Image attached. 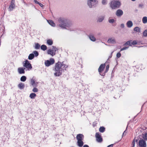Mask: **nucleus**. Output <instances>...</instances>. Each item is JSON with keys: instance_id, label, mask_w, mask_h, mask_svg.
Listing matches in <instances>:
<instances>
[{"instance_id": "obj_46", "label": "nucleus", "mask_w": 147, "mask_h": 147, "mask_svg": "<svg viewBox=\"0 0 147 147\" xmlns=\"http://www.w3.org/2000/svg\"><path fill=\"white\" fill-rule=\"evenodd\" d=\"M113 144H112L109 145V146H107V147H113Z\"/></svg>"}, {"instance_id": "obj_13", "label": "nucleus", "mask_w": 147, "mask_h": 147, "mask_svg": "<svg viewBox=\"0 0 147 147\" xmlns=\"http://www.w3.org/2000/svg\"><path fill=\"white\" fill-rule=\"evenodd\" d=\"M107 42L108 43L113 44H115L116 43L115 39L114 37L109 38L108 39Z\"/></svg>"}, {"instance_id": "obj_16", "label": "nucleus", "mask_w": 147, "mask_h": 147, "mask_svg": "<svg viewBox=\"0 0 147 147\" xmlns=\"http://www.w3.org/2000/svg\"><path fill=\"white\" fill-rule=\"evenodd\" d=\"M123 14V12L122 10L119 9L117 11L116 15L117 16H121Z\"/></svg>"}, {"instance_id": "obj_7", "label": "nucleus", "mask_w": 147, "mask_h": 147, "mask_svg": "<svg viewBox=\"0 0 147 147\" xmlns=\"http://www.w3.org/2000/svg\"><path fill=\"white\" fill-rule=\"evenodd\" d=\"M98 3L96 0H88V6L90 8H91L92 6H94Z\"/></svg>"}, {"instance_id": "obj_44", "label": "nucleus", "mask_w": 147, "mask_h": 147, "mask_svg": "<svg viewBox=\"0 0 147 147\" xmlns=\"http://www.w3.org/2000/svg\"><path fill=\"white\" fill-rule=\"evenodd\" d=\"M39 4V5L41 7H42L43 6V5L42 4L40 3H39V4Z\"/></svg>"}, {"instance_id": "obj_1", "label": "nucleus", "mask_w": 147, "mask_h": 147, "mask_svg": "<svg viewBox=\"0 0 147 147\" xmlns=\"http://www.w3.org/2000/svg\"><path fill=\"white\" fill-rule=\"evenodd\" d=\"M68 66L63 62H58L55 66L54 75L55 76H59L62 74L63 71L65 70Z\"/></svg>"}, {"instance_id": "obj_49", "label": "nucleus", "mask_w": 147, "mask_h": 147, "mask_svg": "<svg viewBox=\"0 0 147 147\" xmlns=\"http://www.w3.org/2000/svg\"><path fill=\"white\" fill-rule=\"evenodd\" d=\"M131 1H136V0H131Z\"/></svg>"}, {"instance_id": "obj_40", "label": "nucleus", "mask_w": 147, "mask_h": 147, "mask_svg": "<svg viewBox=\"0 0 147 147\" xmlns=\"http://www.w3.org/2000/svg\"><path fill=\"white\" fill-rule=\"evenodd\" d=\"M109 21L110 23H113L115 22V20L113 19H111L109 20Z\"/></svg>"}, {"instance_id": "obj_9", "label": "nucleus", "mask_w": 147, "mask_h": 147, "mask_svg": "<svg viewBox=\"0 0 147 147\" xmlns=\"http://www.w3.org/2000/svg\"><path fill=\"white\" fill-rule=\"evenodd\" d=\"M55 60L53 58H51L49 60L46 61L45 62V64L46 66L48 67L53 64Z\"/></svg>"}, {"instance_id": "obj_10", "label": "nucleus", "mask_w": 147, "mask_h": 147, "mask_svg": "<svg viewBox=\"0 0 147 147\" xmlns=\"http://www.w3.org/2000/svg\"><path fill=\"white\" fill-rule=\"evenodd\" d=\"M95 137L96 141L99 143L101 142L102 141V139L101 135L98 133H96V134Z\"/></svg>"}, {"instance_id": "obj_15", "label": "nucleus", "mask_w": 147, "mask_h": 147, "mask_svg": "<svg viewBox=\"0 0 147 147\" xmlns=\"http://www.w3.org/2000/svg\"><path fill=\"white\" fill-rule=\"evenodd\" d=\"M25 68L22 67H19L18 68V71L19 73L20 74H24L25 73L24 69Z\"/></svg>"}, {"instance_id": "obj_2", "label": "nucleus", "mask_w": 147, "mask_h": 147, "mask_svg": "<svg viewBox=\"0 0 147 147\" xmlns=\"http://www.w3.org/2000/svg\"><path fill=\"white\" fill-rule=\"evenodd\" d=\"M56 23L57 26L62 28L67 29V27L69 26V24L67 23V20L63 18H59Z\"/></svg>"}, {"instance_id": "obj_42", "label": "nucleus", "mask_w": 147, "mask_h": 147, "mask_svg": "<svg viewBox=\"0 0 147 147\" xmlns=\"http://www.w3.org/2000/svg\"><path fill=\"white\" fill-rule=\"evenodd\" d=\"M128 48V47H125L123 48H121V49L120 51H121L123 50H126V49H127Z\"/></svg>"}, {"instance_id": "obj_6", "label": "nucleus", "mask_w": 147, "mask_h": 147, "mask_svg": "<svg viewBox=\"0 0 147 147\" xmlns=\"http://www.w3.org/2000/svg\"><path fill=\"white\" fill-rule=\"evenodd\" d=\"M57 50V49L56 47L53 46L52 47V49H50L48 50L47 53L48 54L52 56H53L55 55L56 51Z\"/></svg>"}, {"instance_id": "obj_26", "label": "nucleus", "mask_w": 147, "mask_h": 147, "mask_svg": "<svg viewBox=\"0 0 147 147\" xmlns=\"http://www.w3.org/2000/svg\"><path fill=\"white\" fill-rule=\"evenodd\" d=\"M26 79V77L25 76H22L20 78V80L22 82H25Z\"/></svg>"}, {"instance_id": "obj_17", "label": "nucleus", "mask_w": 147, "mask_h": 147, "mask_svg": "<svg viewBox=\"0 0 147 147\" xmlns=\"http://www.w3.org/2000/svg\"><path fill=\"white\" fill-rule=\"evenodd\" d=\"M133 23L131 21H129L126 23L127 26L128 28L131 27L133 26Z\"/></svg>"}, {"instance_id": "obj_41", "label": "nucleus", "mask_w": 147, "mask_h": 147, "mask_svg": "<svg viewBox=\"0 0 147 147\" xmlns=\"http://www.w3.org/2000/svg\"><path fill=\"white\" fill-rule=\"evenodd\" d=\"M109 68V65H107L106 66V71L105 72H107L108 71Z\"/></svg>"}, {"instance_id": "obj_43", "label": "nucleus", "mask_w": 147, "mask_h": 147, "mask_svg": "<svg viewBox=\"0 0 147 147\" xmlns=\"http://www.w3.org/2000/svg\"><path fill=\"white\" fill-rule=\"evenodd\" d=\"M34 2H35V3H36V4H39V3L37 1H36V0H34Z\"/></svg>"}, {"instance_id": "obj_11", "label": "nucleus", "mask_w": 147, "mask_h": 147, "mask_svg": "<svg viewBox=\"0 0 147 147\" xmlns=\"http://www.w3.org/2000/svg\"><path fill=\"white\" fill-rule=\"evenodd\" d=\"M105 66V64H102L100 65L98 69V71L99 72L100 74L102 76H105V74L103 73L102 74H101V73L103 71Z\"/></svg>"}, {"instance_id": "obj_24", "label": "nucleus", "mask_w": 147, "mask_h": 147, "mask_svg": "<svg viewBox=\"0 0 147 147\" xmlns=\"http://www.w3.org/2000/svg\"><path fill=\"white\" fill-rule=\"evenodd\" d=\"M142 21L144 24H146L147 23V17L144 16L143 17Z\"/></svg>"}, {"instance_id": "obj_23", "label": "nucleus", "mask_w": 147, "mask_h": 147, "mask_svg": "<svg viewBox=\"0 0 147 147\" xmlns=\"http://www.w3.org/2000/svg\"><path fill=\"white\" fill-rule=\"evenodd\" d=\"M36 96V94L34 93H31L30 95V97L32 99H34Z\"/></svg>"}, {"instance_id": "obj_25", "label": "nucleus", "mask_w": 147, "mask_h": 147, "mask_svg": "<svg viewBox=\"0 0 147 147\" xmlns=\"http://www.w3.org/2000/svg\"><path fill=\"white\" fill-rule=\"evenodd\" d=\"M34 55L33 53L30 54L28 56V59L30 60H32L34 58Z\"/></svg>"}, {"instance_id": "obj_33", "label": "nucleus", "mask_w": 147, "mask_h": 147, "mask_svg": "<svg viewBox=\"0 0 147 147\" xmlns=\"http://www.w3.org/2000/svg\"><path fill=\"white\" fill-rule=\"evenodd\" d=\"M38 89L36 88V87H34V88L32 89V91L34 92H36L38 91Z\"/></svg>"}, {"instance_id": "obj_4", "label": "nucleus", "mask_w": 147, "mask_h": 147, "mask_svg": "<svg viewBox=\"0 0 147 147\" xmlns=\"http://www.w3.org/2000/svg\"><path fill=\"white\" fill-rule=\"evenodd\" d=\"M120 5V3L119 2L113 1L111 2L110 6L112 9H115L119 8Z\"/></svg>"}, {"instance_id": "obj_27", "label": "nucleus", "mask_w": 147, "mask_h": 147, "mask_svg": "<svg viewBox=\"0 0 147 147\" xmlns=\"http://www.w3.org/2000/svg\"><path fill=\"white\" fill-rule=\"evenodd\" d=\"M41 49L43 51L46 50L47 49V46L45 45H42L41 46Z\"/></svg>"}, {"instance_id": "obj_28", "label": "nucleus", "mask_w": 147, "mask_h": 147, "mask_svg": "<svg viewBox=\"0 0 147 147\" xmlns=\"http://www.w3.org/2000/svg\"><path fill=\"white\" fill-rule=\"evenodd\" d=\"M105 128L103 127H100L99 129V131L102 133L103 132L105 131Z\"/></svg>"}, {"instance_id": "obj_12", "label": "nucleus", "mask_w": 147, "mask_h": 147, "mask_svg": "<svg viewBox=\"0 0 147 147\" xmlns=\"http://www.w3.org/2000/svg\"><path fill=\"white\" fill-rule=\"evenodd\" d=\"M15 0H11V1L10 5L9 7V11H12L15 7Z\"/></svg>"}, {"instance_id": "obj_32", "label": "nucleus", "mask_w": 147, "mask_h": 147, "mask_svg": "<svg viewBox=\"0 0 147 147\" xmlns=\"http://www.w3.org/2000/svg\"><path fill=\"white\" fill-rule=\"evenodd\" d=\"M33 54H34V56L36 57H37L39 55V53L38 52V51H34L33 52Z\"/></svg>"}, {"instance_id": "obj_36", "label": "nucleus", "mask_w": 147, "mask_h": 147, "mask_svg": "<svg viewBox=\"0 0 147 147\" xmlns=\"http://www.w3.org/2000/svg\"><path fill=\"white\" fill-rule=\"evenodd\" d=\"M143 34L144 36L147 37V29L144 31Z\"/></svg>"}, {"instance_id": "obj_20", "label": "nucleus", "mask_w": 147, "mask_h": 147, "mask_svg": "<svg viewBox=\"0 0 147 147\" xmlns=\"http://www.w3.org/2000/svg\"><path fill=\"white\" fill-rule=\"evenodd\" d=\"M142 137L145 140H147V133H143L141 135Z\"/></svg>"}, {"instance_id": "obj_30", "label": "nucleus", "mask_w": 147, "mask_h": 147, "mask_svg": "<svg viewBox=\"0 0 147 147\" xmlns=\"http://www.w3.org/2000/svg\"><path fill=\"white\" fill-rule=\"evenodd\" d=\"M131 40H129L124 45L125 46L129 45L131 46Z\"/></svg>"}, {"instance_id": "obj_19", "label": "nucleus", "mask_w": 147, "mask_h": 147, "mask_svg": "<svg viewBox=\"0 0 147 147\" xmlns=\"http://www.w3.org/2000/svg\"><path fill=\"white\" fill-rule=\"evenodd\" d=\"M18 86L20 89H22L24 88L25 87V85L23 83H20L18 85Z\"/></svg>"}, {"instance_id": "obj_22", "label": "nucleus", "mask_w": 147, "mask_h": 147, "mask_svg": "<svg viewBox=\"0 0 147 147\" xmlns=\"http://www.w3.org/2000/svg\"><path fill=\"white\" fill-rule=\"evenodd\" d=\"M104 18V16H100L98 18L97 21L99 22H101L103 20Z\"/></svg>"}, {"instance_id": "obj_21", "label": "nucleus", "mask_w": 147, "mask_h": 147, "mask_svg": "<svg viewBox=\"0 0 147 147\" xmlns=\"http://www.w3.org/2000/svg\"><path fill=\"white\" fill-rule=\"evenodd\" d=\"M89 38L90 39V40L93 41H95L96 40V38L93 35H90L89 36Z\"/></svg>"}, {"instance_id": "obj_18", "label": "nucleus", "mask_w": 147, "mask_h": 147, "mask_svg": "<svg viewBox=\"0 0 147 147\" xmlns=\"http://www.w3.org/2000/svg\"><path fill=\"white\" fill-rule=\"evenodd\" d=\"M47 22L49 24L52 26L53 27L55 26V24L52 20H47Z\"/></svg>"}, {"instance_id": "obj_29", "label": "nucleus", "mask_w": 147, "mask_h": 147, "mask_svg": "<svg viewBox=\"0 0 147 147\" xmlns=\"http://www.w3.org/2000/svg\"><path fill=\"white\" fill-rule=\"evenodd\" d=\"M47 43L49 45H51L53 43V41L49 39L47 41Z\"/></svg>"}, {"instance_id": "obj_5", "label": "nucleus", "mask_w": 147, "mask_h": 147, "mask_svg": "<svg viewBox=\"0 0 147 147\" xmlns=\"http://www.w3.org/2000/svg\"><path fill=\"white\" fill-rule=\"evenodd\" d=\"M23 63V66L25 67L27 70H30L32 69V65L28 60H26L24 61Z\"/></svg>"}, {"instance_id": "obj_38", "label": "nucleus", "mask_w": 147, "mask_h": 147, "mask_svg": "<svg viewBox=\"0 0 147 147\" xmlns=\"http://www.w3.org/2000/svg\"><path fill=\"white\" fill-rule=\"evenodd\" d=\"M107 1L106 0H102V3L103 5H105L107 3Z\"/></svg>"}, {"instance_id": "obj_3", "label": "nucleus", "mask_w": 147, "mask_h": 147, "mask_svg": "<svg viewBox=\"0 0 147 147\" xmlns=\"http://www.w3.org/2000/svg\"><path fill=\"white\" fill-rule=\"evenodd\" d=\"M84 138V136L82 134H79L77 135L76 136L77 140V144L79 147H82L83 146L84 144L83 142Z\"/></svg>"}, {"instance_id": "obj_47", "label": "nucleus", "mask_w": 147, "mask_h": 147, "mask_svg": "<svg viewBox=\"0 0 147 147\" xmlns=\"http://www.w3.org/2000/svg\"><path fill=\"white\" fill-rule=\"evenodd\" d=\"M83 147H89L87 145H85Z\"/></svg>"}, {"instance_id": "obj_35", "label": "nucleus", "mask_w": 147, "mask_h": 147, "mask_svg": "<svg viewBox=\"0 0 147 147\" xmlns=\"http://www.w3.org/2000/svg\"><path fill=\"white\" fill-rule=\"evenodd\" d=\"M134 30L137 32H140V29L138 27H136L134 28Z\"/></svg>"}, {"instance_id": "obj_14", "label": "nucleus", "mask_w": 147, "mask_h": 147, "mask_svg": "<svg viewBox=\"0 0 147 147\" xmlns=\"http://www.w3.org/2000/svg\"><path fill=\"white\" fill-rule=\"evenodd\" d=\"M38 82H35L34 80L33 79L31 80V84L33 87H37L38 86Z\"/></svg>"}, {"instance_id": "obj_31", "label": "nucleus", "mask_w": 147, "mask_h": 147, "mask_svg": "<svg viewBox=\"0 0 147 147\" xmlns=\"http://www.w3.org/2000/svg\"><path fill=\"white\" fill-rule=\"evenodd\" d=\"M40 46L38 43H36L34 47V48L35 49H39Z\"/></svg>"}, {"instance_id": "obj_37", "label": "nucleus", "mask_w": 147, "mask_h": 147, "mask_svg": "<svg viewBox=\"0 0 147 147\" xmlns=\"http://www.w3.org/2000/svg\"><path fill=\"white\" fill-rule=\"evenodd\" d=\"M137 44V41L136 40H134L133 41H132L131 40V45H136Z\"/></svg>"}, {"instance_id": "obj_34", "label": "nucleus", "mask_w": 147, "mask_h": 147, "mask_svg": "<svg viewBox=\"0 0 147 147\" xmlns=\"http://www.w3.org/2000/svg\"><path fill=\"white\" fill-rule=\"evenodd\" d=\"M135 147V140L134 139L131 144V147Z\"/></svg>"}, {"instance_id": "obj_39", "label": "nucleus", "mask_w": 147, "mask_h": 147, "mask_svg": "<svg viewBox=\"0 0 147 147\" xmlns=\"http://www.w3.org/2000/svg\"><path fill=\"white\" fill-rule=\"evenodd\" d=\"M121 53L120 52H119L117 53L116 56L117 57L119 58L121 56Z\"/></svg>"}, {"instance_id": "obj_8", "label": "nucleus", "mask_w": 147, "mask_h": 147, "mask_svg": "<svg viewBox=\"0 0 147 147\" xmlns=\"http://www.w3.org/2000/svg\"><path fill=\"white\" fill-rule=\"evenodd\" d=\"M138 147H146V142L143 140L140 139L138 142Z\"/></svg>"}, {"instance_id": "obj_50", "label": "nucleus", "mask_w": 147, "mask_h": 147, "mask_svg": "<svg viewBox=\"0 0 147 147\" xmlns=\"http://www.w3.org/2000/svg\"><path fill=\"white\" fill-rule=\"evenodd\" d=\"M137 141V140H136V142Z\"/></svg>"}, {"instance_id": "obj_48", "label": "nucleus", "mask_w": 147, "mask_h": 147, "mask_svg": "<svg viewBox=\"0 0 147 147\" xmlns=\"http://www.w3.org/2000/svg\"><path fill=\"white\" fill-rule=\"evenodd\" d=\"M125 131L123 133V136L124 135V134L125 133Z\"/></svg>"}, {"instance_id": "obj_45", "label": "nucleus", "mask_w": 147, "mask_h": 147, "mask_svg": "<svg viewBox=\"0 0 147 147\" xmlns=\"http://www.w3.org/2000/svg\"><path fill=\"white\" fill-rule=\"evenodd\" d=\"M121 26L122 28H124V25L123 24H122L121 25Z\"/></svg>"}]
</instances>
